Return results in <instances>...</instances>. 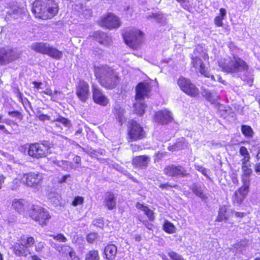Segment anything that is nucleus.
<instances>
[{"label": "nucleus", "instance_id": "1", "mask_svg": "<svg viewBox=\"0 0 260 260\" xmlns=\"http://www.w3.org/2000/svg\"><path fill=\"white\" fill-rule=\"evenodd\" d=\"M59 7L55 0H35L31 12L35 19L42 21L52 19L58 14Z\"/></svg>", "mask_w": 260, "mask_h": 260}, {"label": "nucleus", "instance_id": "2", "mask_svg": "<svg viewBox=\"0 0 260 260\" xmlns=\"http://www.w3.org/2000/svg\"><path fill=\"white\" fill-rule=\"evenodd\" d=\"M94 73L96 80L106 89H114L120 84L119 73L110 67H98L94 69Z\"/></svg>", "mask_w": 260, "mask_h": 260}, {"label": "nucleus", "instance_id": "3", "mask_svg": "<svg viewBox=\"0 0 260 260\" xmlns=\"http://www.w3.org/2000/svg\"><path fill=\"white\" fill-rule=\"evenodd\" d=\"M218 66L221 70L227 74L247 73L249 70L248 63L242 58L234 55L229 59L224 58L218 62Z\"/></svg>", "mask_w": 260, "mask_h": 260}, {"label": "nucleus", "instance_id": "4", "mask_svg": "<svg viewBox=\"0 0 260 260\" xmlns=\"http://www.w3.org/2000/svg\"><path fill=\"white\" fill-rule=\"evenodd\" d=\"M124 43L134 50H138L144 43V33L140 29L132 28L122 34Z\"/></svg>", "mask_w": 260, "mask_h": 260}, {"label": "nucleus", "instance_id": "5", "mask_svg": "<svg viewBox=\"0 0 260 260\" xmlns=\"http://www.w3.org/2000/svg\"><path fill=\"white\" fill-rule=\"evenodd\" d=\"M126 140L128 142L139 141L147 138V132L137 120L131 119L127 124Z\"/></svg>", "mask_w": 260, "mask_h": 260}, {"label": "nucleus", "instance_id": "6", "mask_svg": "<svg viewBox=\"0 0 260 260\" xmlns=\"http://www.w3.org/2000/svg\"><path fill=\"white\" fill-rule=\"evenodd\" d=\"M50 149V143L44 140L29 144L27 154L33 158L40 159L45 158L51 154Z\"/></svg>", "mask_w": 260, "mask_h": 260}, {"label": "nucleus", "instance_id": "7", "mask_svg": "<svg viewBox=\"0 0 260 260\" xmlns=\"http://www.w3.org/2000/svg\"><path fill=\"white\" fill-rule=\"evenodd\" d=\"M43 179L42 173L38 171H30L23 173L19 179H15L13 183L17 184L20 182L24 186L37 188L41 185Z\"/></svg>", "mask_w": 260, "mask_h": 260}, {"label": "nucleus", "instance_id": "8", "mask_svg": "<svg viewBox=\"0 0 260 260\" xmlns=\"http://www.w3.org/2000/svg\"><path fill=\"white\" fill-rule=\"evenodd\" d=\"M28 213L29 217L41 227L46 226L51 218V215L48 211L38 205L32 204L28 209Z\"/></svg>", "mask_w": 260, "mask_h": 260}, {"label": "nucleus", "instance_id": "9", "mask_svg": "<svg viewBox=\"0 0 260 260\" xmlns=\"http://www.w3.org/2000/svg\"><path fill=\"white\" fill-rule=\"evenodd\" d=\"M206 62L209 64V56L207 52H204L202 58L199 56L191 57V64L193 68L197 71L201 75L206 78H209L215 80V77L210 74L208 67Z\"/></svg>", "mask_w": 260, "mask_h": 260}, {"label": "nucleus", "instance_id": "10", "mask_svg": "<svg viewBox=\"0 0 260 260\" xmlns=\"http://www.w3.org/2000/svg\"><path fill=\"white\" fill-rule=\"evenodd\" d=\"M35 243V239L32 236H28L25 240L21 238L20 241L13 246V252L17 256L26 257L31 254L29 248L32 247Z\"/></svg>", "mask_w": 260, "mask_h": 260}, {"label": "nucleus", "instance_id": "11", "mask_svg": "<svg viewBox=\"0 0 260 260\" xmlns=\"http://www.w3.org/2000/svg\"><path fill=\"white\" fill-rule=\"evenodd\" d=\"M97 23L101 27L108 29H117L121 25L120 18L112 12H108L103 15Z\"/></svg>", "mask_w": 260, "mask_h": 260}, {"label": "nucleus", "instance_id": "12", "mask_svg": "<svg viewBox=\"0 0 260 260\" xmlns=\"http://www.w3.org/2000/svg\"><path fill=\"white\" fill-rule=\"evenodd\" d=\"M177 83L180 90L189 96L196 98L200 95L199 89L189 79L180 76Z\"/></svg>", "mask_w": 260, "mask_h": 260}, {"label": "nucleus", "instance_id": "13", "mask_svg": "<svg viewBox=\"0 0 260 260\" xmlns=\"http://www.w3.org/2000/svg\"><path fill=\"white\" fill-rule=\"evenodd\" d=\"M163 171L167 177L171 178H187L190 176V173L181 165L173 164L167 165L165 167Z\"/></svg>", "mask_w": 260, "mask_h": 260}, {"label": "nucleus", "instance_id": "14", "mask_svg": "<svg viewBox=\"0 0 260 260\" xmlns=\"http://www.w3.org/2000/svg\"><path fill=\"white\" fill-rule=\"evenodd\" d=\"M76 94L81 102L85 103L90 95L89 85L84 79H80L75 86Z\"/></svg>", "mask_w": 260, "mask_h": 260}, {"label": "nucleus", "instance_id": "15", "mask_svg": "<svg viewBox=\"0 0 260 260\" xmlns=\"http://www.w3.org/2000/svg\"><path fill=\"white\" fill-rule=\"evenodd\" d=\"M249 189L248 181L243 180L242 186L236 190L232 197L233 204L238 206L241 205L249 192Z\"/></svg>", "mask_w": 260, "mask_h": 260}, {"label": "nucleus", "instance_id": "16", "mask_svg": "<svg viewBox=\"0 0 260 260\" xmlns=\"http://www.w3.org/2000/svg\"><path fill=\"white\" fill-rule=\"evenodd\" d=\"M151 88V84L146 81L138 83L136 87L135 99L143 100L145 97H149Z\"/></svg>", "mask_w": 260, "mask_h": 260}, {"label": "nucleus", "instance_id": "17", "mask_svg": "<svg viewBox=\"0 0 260 260\" xmlns=\"http://www.w3.org/2000/svg\"><path fill=\"white\" fill-rule=\"evenodd\" d=\"M91 88L93 101L100 106H106L109 103V100L102 89L95 84L92 85Z\"/></svg>", "mask_w": 260, "mask_h": 260}, {"label": "nucleus", "instance_id": "18", "mask_svg": "<svg viewBox=\"0 0 260 260\" xmlns=\"http://www.w3.org/2000/svg\"><path fill=\"white\" fill-rule=\"evenodd\" d=\"M20 58V54L15 55L12 49H0V65L8 64Z\"/></svg>", "mask_w": 260, "mask_h": 260}, {"label": "nucleus", "instance_id": "19", "mask_svg": "<svg viewBox=\"0 0 260 260\" xmlns=\"http://www.w3.org/2000/svg\"><path fill=\"white\" fill-rule=\"evenodd\" d=\"M155 121L161 125L168 124L172 122L173 118L171 112L167 110L158 111L154 115Z\"/></svg>", "mask_w": 260, "mask_h": 260}, {"label": "nucleus", "instance_id": "20", "mask_svg": "<svg viewBox=\"0 0 260 260\" xmlns=\"http://www.w3.org/2000/svg\"><path fill=\"white\" fill-rule=\"evenodd\" d=\"M117 252V246L114 244H108L104 248V257L108 260H114L116 256Z\"/></svg>", "mask_w": 260, "mask_h": 260}, {"label": "nucleus", "instance_id": "21", "mask_svg": "<svg viewBox=\"0 0 260 260\" xmlns=\"http://www.w3.org/2000/svg\"><path fill=\"white\" fill-rule=\"evenodd\" d=\"M104 205L109 210H113L116 208V197L112 192L108 191L104 200Z\"/></svg>", "mask_w": 260, "mask_h": 260}, {"label": "nucleus", "instance_id": "22", "mask_svg": "<svg viewBox=\"0 0 260 260\" xmlns=\"http://www.w3.org/2000/svg\"><path fill=\"white\" fill-rule=\"evenodd\" d=\"M150 161V157L146 155H141L134 157L132 164L134 166L146 168Z\"/></svg>", "mask_w": 260, "mask_h": 260}, {"label": "nucleus", "instance_id": "23", "mask_svg": "<svg viewBox=\"0 0 260 260\" xmlns=\"http://www.w3.org/2000/svg\"><path fill=\"white\" fill-rule=\"evenodd\" d=\"M249 161H243L242 162L241 169L242 171V182L243 181L247 180L248 182V185H249V177L252 174V170L251 168V165L249 163Z\"/></svg>", "mask_w": 260, "mask_h": 260}, {"label": "nucleus", "instance_id": "24", "mask_svg": "<svg viewBox=\"0 0 260 260\" xmlns=\"http://www.w3.org/2000/svg\"><path fill=\"white\" fill-rule=\"evenodd\" d=\"M136 207L138 209L142 210L144 214L147 216L150 221H153L155 219L154 212L151 210L148 206L141 204L140 202H137Z\"/></svg>", "mask_w": 260, "mask_h": 260}, {"label": "nucleus", "instance_id": "25", "mask_svg": "<svg viewBox=\"0 0 260 260\" xmlns=\"http://www.w3.org/2000/svg\"><path fill=\"white\" fill-rule=\"evenodd\" d=\"M46 55L57 60L62 57L63 52L57 48L49 45Z\"/></svg>", "mask_w": 260, "mask_h": 260}, {"label": "nucleus", "instance_id": "26", "mask_svg": "<svg viewBox=\"0 0 260 260\" xmlns=\"http://www.w3.org/2000/svg\"><path fill=\"white\" fill-rule=\"evenodd\" d=\"M92 37L101 44L104 45L109 43V37L107 34L103 31H95L93 33Z\"/></svg>", "mask_w": 260, "mask_h": 260}, {"label": "nucleus", "instance_id": "27", "mask_svg": "<svg viewBox=\"0 0 260 260\" xmlns=\"http://www.w3.org/2000/svg\"><path fill=\"white\" fill-rule=\"evenodd\" d=\"M49 44L44 42L34 43L31 46V49L35 52L46 55Z\"/></svg>", "mask_w": 260, "mask_h": 260}, {"label": "nucleus", "instance_id": "28", "mask_svg": "<svg viewBox=\"0 0 260 260\" xmlns=\"http://www.w3.org/2000/svg\"><path fill=\"white\" fill-rule=\"evenodd\" d=\"M228 208L226 205H222L219 208L218 215L215 219L216 221L222 222L226 221L229 220V217L227 215Z\"/></svg>", "mask_w": 260, "mask_h": 260}, {"label": "nucleus", "instance_id": "29", "mask_svg": "<svg viewBox=\"0 0 260 260\" xmlns=\"http://www.w3.org/2000/svg\"><path fill=\"white\" fill-rule=\"evenodd\" d=\"M12 206L16 212L21 213L25 210L24 200L22 199H15L12 201Z\"/></svg>", "mask_w": 260, "mask_h": 260}, {"label": "nucleus", "instance_id": "30", "mask_svg": "<svg viewBox=\"0 0 260 260\" xmlns=\"http://www.w3.org/2000/svg\"><path fill=\"white\" fill-rule=\"evenodd\" d=\"M226 12L224 8H221L219 9V14L214 18V23L217 27L223 26V20L226 16Z\"/></svg>", "mask_w": 260, "mask_h": 260}, {"label": "nucleus", "instance_id": "31", "mask_svg": "<svg viewBox=\"0 0 260 260\" xmlns=\"http://www.w3.org/2000/svg\"><path fill=\"white\" fill-rule=\"evenodd\" d=\"M146 107L147 106L144 103L137 102L134 105V113L139 116H142L145 113Z\"/></svg>", "mask_w": 260, "mask_h": 260}, {"label": "nucleus", "instance_id": "32", "mask_svg": "<svg viewBox=\"0 0 260 260\" xmlns=\"http://www.w3.org/2000/svg\"><path fill=\"white\" fill-rule=\"evenodd\" d=\"M100 255L98 250L91 249L86 254L85 260H100Z\"/></svg>", "mask_w": 260, "mask_h": 260}, {"label": "nucleus", "instance_id": "33", "mask_svg": "<svg viewBox=\"0 0 260 260\" xmlns=\"http://www.w3.org/2000/svg\"><path fill=\"white\" fill-rule=\"evenodd\" d=\"M163 230L167 234H172L176 232V227L173 223L168 220L165 221L163 226Z\"/></svg>", "mask_w": 260, "mask_h": 260}, {"label": "nucleus", "instance_id": "34", "mask_svg": "<svg viewBox=\"0 0 260 260\" xmlns=\"http://www.w3.org/2000/svg\"><path fill=\"white\" fill-rule=\"evenodd\" d=\"M62 254L67 256L69 255L70 258H72L75 255V252L71 247L67 245H63L60 247Z\"/></svg>", "mask_w": 260, "mask_h": 260}, {"label": "nucleus", "instance_id": "35", "mask_svg": "<svg viewBox=\"0 0 260 260\" xmlns=\"http://www.w3.org/2000/svg\"><path fill=\"white\" fill-rule=\"evenodd\" d=\"M184 142L183 141H177L168 147V149L170 151H176L184 149Z\"/></svg>", "mask_w": 260, "mask_h": 260}, {"label": "nucleus", "instance_id": "36", "mask_svg": "<svg viewBox=\"0 0 260 260\" xmlns=\"http://www.w3.org/2000/svg\"><path fill=\"white\" fill-rule=\"evenodd\" d=\"M239 152L240 154L243 157L241 159L242 162L250 161V155L247 148L245 146H241L239 148Z\"/></svg>", "mask_w": 260, "mask_h": 260}, {"label": "nucleus", "instance_id": "37", "mask_svg": "<svg viewBox=\"0 0 260 260\" xmlns=\"http://www.w3.org/2000/svg\"><path fill=\"white\" fill-rule=\"evenodd\" d=\"M241 132L242 134L247 138H252L253 136L254 132L250 126L248 125H241Z\"/></svg>", "mask_w": 260, "mask_h": 260}, {"label": "nucleus", "instance_id": "38", "mask_svg": "<svg viewBox=\"0 0 260 260\" xmlns=\"http://www.w3.org/2000/svg\"><path fill=\"white\" fill-rule=\"evenodd\" d=\"M191 190L196 196L202 199H206L207 198L201 188L197 185H193L191 188Z\"/></svg>", "mask_w": 260, "mask_h": 260}, {"label": "nucleus", "instance_id": "39", "mask_svg": "<svg viewBox=\"0 0 260 260\" xmlns=\"http://www.w3.org/2000/svg\"><path fill=\"white\" fill-rule=\"evenodd\" d=\"M58 122L61 123L65 127H69L71 125L70 121L67 118L58 115L57 118L52 120V123Z\"/></svg>", "mask_w": 260, "mask_h": 260}, {"label": "nucleus", "instance_id": "40", "mask_svg": "<svg viewBox=\"0 0 260 260\" xmlns=\"http://www.w3.org/2000/svg\"><path fill=\"white\" fill-rule=\"evenodd\" d=\"M41 93L50 96L51 97V101H56V100L53 97V94H55V95L57 94L58 93H60V92H59L58 91H57L56 90L53 91L52 90L50 87H48L46 89V90L41 91Z\"/></svg>", "mask_w": 260, "mask_h": 260}, {"label": "nucleus", "instance_id": "41", "mask_svg": "<svg viewBox=\"0 0 260 260\" xmlns=\"http://www.w3.org/2000/svg\"><path fill=\"white\" fill-rule=\"evenodd\" d=\"M50 237H52V238L56 241L59 242L65 243L68 241L67 238L64 236V235L61 233L57 234L56 235H52Z\"/></svg>", "mask_w": 260, "mask_h": 260}, {"label": "nucleus", "instance_id": "42", "mask_svg": "<svg viewBox=\"0 0 260 260\" xmlns=\"http://www.w3.org/2000/svg\"><path fill=\"white\" fill-rule=\"evenodd\" d=\"M84 198L81 196L75 197L72 202L71 205L73 206H77L78 205H81L84 203Z\"/></svg>", "mask_w": 260, "mask_h": 260}, {"label": "nucleus", "instance_id": "43", "mask_svg": "<svg viewBox=\"0 0 260 260\" xmlns=\"http://www.w3.org/2000/svg\"><path fill=\"white\" fill-rule=\"evenodd\" d=\"M8 115L12 117L16 118L20 121L23 119V115L18 111H9Z\"/></svg>", "mask_w": 260, "mask_h": 260}, {"label": "nucleus", "instance_id": "44", "mask_svg": "<svg viewBox=\"0 0 260 260\" xmlns=\"http://www.w3.org/2000/svg\"><path fill=\"white\" fill-rule=\"evenodd\" d=\"M168 254L172 260H185L180 255L173 251L169 252Z\"/></svg>", "mask_w": 260, "mask_h": 260}, {"label": "nucleus", "instance_id": "45", "mask_svg": "<svg viewBox=\"0 0 260 260\" xmlns=\"http://www.w3.org/2000/svg\"><path fill=\"white\" fill-rule=\"evenodd\" d=\"M116 119L119 123L120 126H122L124 121V117L122 112L118 110L116 112Z\"/></svg>", "mask_w": 260, "mask_h": 260}, {"label": "nucleus", "instance_id": "46", "mask_svg": "<svg viewBox=\"0 0 260 260\" xmlns=\"http://www.w3.org/2000/svg\"><path fill=\"white\" fill-rule=\"evenodd\" d=\"M167 154V152L158 151L155 153L154 161L158 162Z\"/></svg>", "mask_w": 260, "mask_h": 260}, {"label": "nucleus", "instance_id": "47", "mask_svg": "<svg viewBox=\"0 0 260 260\" xmlns=\"http://www.w3.org/2000/svg\"><path fill=\"white\" fill-rule=\"evenodd\" d=\"M45 243L43 242H39L35 246V250L38 253H41L45 248Z\"/></svg>", "mask_w": 260, "mask_h": 260}, {"label": "nucleus", "instance_id": "48", "mask_svg": "<svg viewBox=\"0 0 260 260\" xmlns=\"http://www.w3.org/2000/svg\"><path fill=\"white\" fill-rule=\"evenodd\" d=\"M177 187L176 184L171 185L168 183H161L159 185V187L161 189H168L169 188H176Z\"/></svg>", "mask_w": 260, "mask_h": 260}, {"label": "nucleus", "instance_id": "49", "mask_svg": "<svg viewBox=\"0 0 260 260\" xmlns=\"http://www.w3.org/2000/svg\"><path fill=\"white\" fill-rule=\"evenodd\" d=\"M96 239V235L93 233H90L86 237V240L89 243H92Z\"/></svg>", "mask_w": 260, "mask_h": 260}, {"label": "nucleus", "instance_id": "50", "mask_svg": "<svg viewBox=\"0 0 260 260\" xmlns=\"http://www.w3.org/2000/svg\"><path fill=\"white\" fill-rule=\"evenodd\" d=\"M37 118L39 120L42 121L49 120L50 119V117L49 115L44 114L39 115Z\"/></svg>", "mask_w": 260, "mask_h": 260}, {"label": "nucleus", "instance_id": "51", "mask_svg": "<svg viewBox=\"0 0 260 260\" xmlns=\"http://www.w3.org/2000/svg\"><path fill=\"white\" fill-rule=\"evenodd\" d=\"M131 149L133 153L141 151L143 149L139 144H134L131 145Z\"/></svg>", "mask_w": 260, "mask_h": 260}, {"label": "nucleus", "instance_id": "52", "mask_svg": "<svg viewBox=\"0 0 260 260\" xmlns=\"http://www.w3.org/2000/svg\"><path fill=\"white\" fill-rule=\"evenodd\" d=\"M234 214L236 218L238 219H242L246 215V213L239 211H235Z\"/></svg>", "mask_w": 260, "mask_h": 260}, {"label": "nucleus", "instance_id": "53", "mask_svg": "<svg viewBox=\"0 0 260 260\" xmlns=\"http://www.w3.org/2000/svg\"><path fill=\"white\" fill-rule=\"evenodd\" d=\"M32 84L34 85V88L37 89H39L41 88V86L42 84L41 82H38L36 81H34L32 82Z\"/></svg>", "mask_w": 260, "mask_h": 260}, {"label": "nucleus", "instance_id": "54", "mask_svg": "<svg viewBox=\"0 0 260 260\" xmlns=\"http://www.w3.org/2000/svg\"><path fill=\"white\" fill-rule=\"evenodd\" d=\"M254 170L257 174L260 175V162L255 164Z\"/></svg>", "mask_w": 260, "mask_h": 260}, {"label": "nucleus", "instance_id": "55", "mask_svg": "<svg viewBox=\"0 0 260 260\" xmlns=\"http://www.w3.org/2000/svg\"><path fill=\"white\" fill-rule=\"evenodd\" d=\"M6 177L4 175H0V189L2 188L3 184L5 182Z\"/></svg>", "mask_w": 260, "mask_h": 260}, {"label": "nucleus", "instance_id": "56", "mask_svg": "<svg viewBox=\"0 0 260 260\" xmlns=\"http://www.w3.org/2000/svg\"><path fill=\"white\" fill-rule=\"evenodd\" d=\"M70 177V175H66L62 177L61 179L59 181V183H62L66 181L67 178Z\"/></svg>", "mask_w": 260, "mask_h": 260}, {"label": "nucleus", "instance_id": "57", "mask_svg": "<svg viewBox=\"0 0 260 260\" xmlns=\"http://www.w3.org/2000/svg\"><path fill=\"white\" fill-rule=\"evenodd\" d=\"M74 162L77 164H80L81 162V157L78 155H76L74 158Z\"/></svg>", "mask_w": 260, "mask_h": 260}, {"label": "nucleus", "instance_id": "58", "mask_svg": "<svg viewBox=\"0 0 260 260\" xmlns=\"http://www.w3.org/2000/svg\"><path fill=\"white\" fill-rule=\"evenodd\" d=\"M30 257L31 260H42L37 254H33Z\"/></svg>", "mask_w": 260, "mask_h": 260}, {"label": "nucleus", "instance_id": "59", "mask_svg": "<svg viewBox=\"0 0 260 260\" xmlns=\"http://www.w3.org/2000/svg\"><path fill=\"white\" fill-rule=\"evenodd\" d=\"M0 130L3 131L5 133H8V132L5 128V126L4 125L0 124Z\"/></svg>", "mask_w": 260, "mask_h": 260}, {"label": "nucleus", "instance_id": "60", "mask_svg": "<svg viewBox=\"0 0 260 260\" xmlns=\"http://www.w3.org/2000/svg\"><path fill=\"white\" fill-rule=\"evenodd\" d=\"M161 15H162V14L159 13H155L152 14V16L154 18H157Z\"/></svg>", "mask_w": 260, "mask_h": 260}, {"label": "nucleus", "instance_id": "61", "mask_svg": "<svg viewBox=\"0 0 260 260\" xmlns=\"http://www.w3.org/2000/svg\"><path fill=\"white\" fill-rule=\"evenodd\" d=\"M145 225L146 227L149 230H151V228L153 226V225L152 224L148 223H145Z\"/></svg>", "mask_w": 260, "mask_h": 260}, {"label": "nucleus", "instance_id": "62", "mask_svg": "<svg viewBox=\"0 0 260 260\" xmlns=\"http://www.w3.org/2000/svg\"><path fill=\"white\" fill-rule=\"evenodd\" d=\"M82 131H82V128H79L78 130H77V131H76V132H75V134L76 135H78V134H82Z\"/></svg>", "mask_w": 260, "mask_h": 260}, {"label": "nucleus", "instance_id": "63", "mask_svg": "<svg viewBox=\"0 0 260 260\" xmlns=\"http://www.w3.org/2000/svg\"><path fill=\"white\" fill-rule=\"evenodd\" d=\"M176 1L180 4L184 3L186 2V0H176Z\"/></svg>", "mask_w": 260, "mask_h": 260}, {"label": "nucleus", "instance_id": "64", "mask_svg": "<svg viewBox=\"0 0 260 260\" xmlns=\"http://www.w3.org/2000/svg\"><path fill=\"white\" fill-rule=\"evenodd\" d=\"M254 260H260V257H257L255 258Z\"/></svg>", "mask_w": 260, "mask_h": 260}]
</instances>
